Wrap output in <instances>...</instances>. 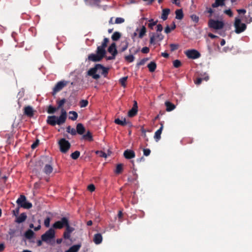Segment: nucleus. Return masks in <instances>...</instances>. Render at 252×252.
I'll use <instances>...</instances> for the list:
<instances>
[{
  "mask_svg": "<svg viewBox=\"0 0 252 252\" xmlns=\"http://www.w3.org/2000/svg\"><path fill=\"white\" fill-rule=\"evenodd\" d=\"M80 154V153L79 151H76L72 153L71 154L70 156L72 159H76L79 158Z\"/></svg>",
  "mask_w": 252,
  "mask_h": 252,
  "instance_id": "nucleus-43",
  "label": "nucleus"
},
{
  "mask_svg": "<svg viewBox=\"0 0 252 252\" xmlns=\"http://www.w3.org/2000/svg\"><path fill=\"white\" fill-rule=\"evenodd\" d=\"M76 133H77L80 135L83 134L85 131V128L83 124L81 123L78 124L76 126Z\"/></svg>",
  "mask_w": 252,
  "mask_h": 252,
  "instance_id": "nucleus-20",
  "label": "nucleus"
},
{
  "mask_svg": "<svg viewBox=\"0 0 252 252\" xmlns=\"http://www.w3.org/2000/svg\"><path fill=\"white\" fill-rule=\"evenodd\" d=\"M224 13L228 15L229 17H232L233 16V12L230 9H226L224 11Z\"/></svg>",
  "mask_w": 252,
  "mask_h": 252,
  "instance_id": "nucleus-58",
  "label": "nucleus"
},
{
  "mask_svg": "<svg viewBox=\"0 0 252 252\" xmlns=\"http://www.w3.org/2000/svg\"><path fill=\"white\" fill-rule=\"evenodd\" d=\"M93 241L94 243L96 245L100 244L102 241V236L101 234L100 233L95 234L94 235Z\"/></svg>",
  "mask_w": 252,
  "mask_h": 252,
  "instance_id": "nucleus-19",
  "label": "nucleus"
},
{
  "mask_svg": "<svg viewBox=\"0 0 252 252\" xmlns=\"http://www.w3.org/2000/svg\"><path fill=\"white\" fill-rule=\"evenodd\" d=\"M88 189L89 190L92 192L95 190V187L93 184H91L88 186Z\"/></svg>",
  "mask_w": 252,
  "mask_h": 252,
  "instance_id": "nucleus-63",
  "label": "nucleus"
},
{
  "mask_svg": "<svg viewBox=\"0 0 252 252\" xmlns=\"http://www.w3.org/2000/svg\"><path fill=\"white\" fill-rule=\"evenodd\" d=\"M224 26V23L221 21L210 19L208 22V26L215 30L222 29Z\"/></svg>",
  "mask_w": 252,
  "mask_h": 252,
  "instance_id": "nucleus-5",
  "label": "nucleus"
},
{
  "mask_svg": "<svg viewBox=\"0 0 252 252\" xmlns=\"http://www.w3.org/2000/svg\"><path fill=\"white\" fill-rule=\"evenodd\" d=\"M186 55L189 59H196L199 58L201 55L200 53L196 50H188L185 52Z\"/></svg>",
  "mask_w": 252,
  "mask_h": 252,
  "instance_id": "nucleus-11",
  "label": "nucleus"
},
{
  "mask_svg": "<svg viewBox=\"0 0 252 252\" xmlns=\"http://www.w3.org/2000/svg\"><path fill=\"white\" fill-rule=\"evenodd\" d=\"M58 109H59L58 108H56L50 105L48 106L47 112L48 114H54Z\"/></svg>",
  "mask_w": 252,
  "mask_h": 252,
  "instance_id": "nucleus-39",
  "label": "nucleus"
},
{
  "mask_svg": "<svg viewBox=\"0 0 252 252\" xmlns=\"http://www.w3.org/2000/svg\"><path fill=\"white\" fill-rule=\"evenodd\" d=\"M144 155L145 156H148L151 153V150L149 149H144Z\"/></svg>",
  "mask_w": 252,
  "mask_h": 252,
  "instance_id": "nucleus-61",
  "label": "nucleus"
},
{
  "mask_svg": "<svg viewBox=\"0 0 252 252\" xmlns=\"http://www.w3.org/2000/svg\"><path fill=\"white\" fill-rule=\"evenodd\" d=\"M39 140L38 139H36V141L32 145L31 148L32 149L36 148L37 146L39 145Z\"/></svg>",
  "mask_w": 252,
  "mask_h": 252,
  "instance_id": "nucleus-59",
  "label": "nucleus"
},
{
  "mask_svg": "<svg viewBox=\"0 0 252 252\" xmlns=\"http://www.w3.org/2000/svg\"><path fill=\"white\" fill-rule=\"evenodd\" d=\"M173 66L175 68H178V67H180L182 65V63H181V61H179V60H176L174 61L173 62Z\"/></svg>",
  "mask_w": 252,
  "mask_h": 252,
  "instance_id": "nucleus-48",
  "label": "nucleus"
},
{
  "mask_svg": "<svg viewBox=\"0 0 252 252\" xmlns=\"http://www.w3.org/2000/svg\"><path fill=\"white\" fill-rule=\"evenodd\" d=\"M69 222V220L66 217H63L61 220L56 221L52 225L54 229H61L65 227Z\"/></svg>",
  "mask_w": 252,
  "mask_h": 252,
  "instance_id": "nucleus-7",
  "label": "nucleus"
},
{
  "mask_svg": "<svg viewBox=\"0 0 252 252\" xmlns=\"http://www.w3.org/2000/svg\"><path fill=\"white\" fill-rule=\"evenodd\" d=\"M109 42V39L108 38H104L103 39V41L101 44V45L100 46V47H102V48H104L105 49L106 47L107 46V44Z\"/></svg>",
  "mask_w": 252,
  "mask_h": 252,
  "instance_id": "nucleus-50",
  "label": "nucleus"
},
{
  "mask_svg": "<svg viewBox=\"0 0 252 252\" xmlns=\"http://www.w3.org/2000/svg\"><path fill=\"white\" fill-rule=\"evenodd\" d=\"M124 156L126 159H131L135 157V153L130 150H126L124 153Z\"/></svg>",
  "mask_w": 252,
  "mask_h": 252,
  "instance_id": "nucleus-16",
  "label": "nucleus"
},
{
  "mask_svg": "<svg viewBox=\"0 0 252 252\" xmlns=\"http://www.w3.org/2000/svg\"><path fill=\"white\" fill-rule=\"evenodd\" d=\"M121 36V34L119 32H115L112 34L111 38L113 41H117L118 40Z\"/></svg>",
  "mask_w": 252,
  "mask_h": 252,
  "instance_id": "nucleus-36",
  "label": "nucleus"
},
{
  "mask_svg": "<svg viewBox=\"0 0 252 252\" xmlns=\"http://www.w3.org/2000/svg\"><path fill=\"white\" fill-rule=\"evenodd\" d=\"M55 237V232L53 228H50L46 232L41 235L42 241L47 242Z\"/></svg>",
  "mask_w": 252,
  "mask_h": 252,
  "instance_id": "nucleus-8",
  "label": "nucleus"
},
{
  "mask_svg": "<svg viewBox=\"0 0 252 252\" xmlns=\"http://www.w3.org/2000/svg\"><path fill=\"white\" fill-rule=\"evenodd\" d=\"M27 218V215L25 213H23L20 214V215L16 218L15 221L18 223H20L23 222L25 221Z\"/></svg>",
  "mask_w": 252,
  "mask_h": 252,
  "instance_id": "nucleus-21",
  "label": "nucleus"
},
{
  "mask_svg": "<svg viewBox=\"0 0 252 252\" xmlns=\"http://www.w3.org/2000/svg\"><path fill=\"white\" fill-rule=\"evenodd\" d=\"M114 122L115 124L122 126L128 125L129 127L132 126L131 123L129 121H126V118H124L123 120H121L119 118L116 119Z\"/></svg>",
  "mask_w": 252,
  "mask_h": 252,
  "instance_id": "nucleus-15",
  "label": "nucleus"
},
{
  "mask_svg": "<svg viewBox=\"0 0 252 252\" xmlns=\"http://www.w3.org/2000/svg\"><path fill=\"white\" fill-rule=\"evenodd\" d=\"M34 232L31 229H29L25 233V236L28 239H32L34 236Z\"/></svg>",
  "mask_w": 252,
  "mask_h": 252,
  "instance_id": "nucleus-29",
  "label": "nucleus"
},
{
  "mask_svg": "<svg viewBox=\"0 0 252 252\" xmlns=\"http://www.w3.org/2000/svg\"><path fill=\"white\" fill-rule=\"evenodd\" d=\"M138 109L135 108H132L128 112V116L129 117L135 116L137 113Z\"/></svg>",
  "mask_w": 252,
  "mask_h": 252,
  "instance_id": "nucleus-34",
  "label": "nucleus"
},
{
  "mask_svg": "<svg viewBox=\"0 0 252 252\" xmlns=\"http://www.w3.org/2000/svg\"><path fill=\"white\" fill-rule=\"evenodd\" d=\"M149 60V58H146L142 59L139 62L137 63V66H139L140 65H144L145 63Z\"/></svg>",
  "mask_w": 252,
  "mask_h": 252,
  "instance_id": "nucleus-51",
  "label": "nucleus"
},
{
  "mask_svg": "<svg viewBox=\"0 0 252 252\" xmlns=\"http://www.w3.org/2000/svg\"><path fill=\"white\" fill-rule=\"evenodd\" d=\"M46 159L48 162L45 165L43 171L45 173H51L53 170L52 158L49 157H47Z\"/></svg>",
  "mask_w": 252,
  "mask_h": 252,
  "instance_id": "nucleus-12",
  "label": "nucleus"
},
{
  "mask_svg": "<svg viewBox=\"0 0 252 252\" xmlns=\"http://www.w3.org/2000/svg\"><path fill=\"white\" fill-rule=\"evenodd\" d=\"M63 236V238L65 239H69L70 238V233L67 232L66 231H64Z\"/></svg>",
  "mask_w": 252,
  "mask_h": 252,
  "instance_id": "nucleus-60",
  "label": "nucleus"
},
{
  "mask_svg": "<svg viewBox=\"0 0 252 252\" xmlns=\"http://www.w3.org/2000/svg\"><path fill=\"white\" fill-rule=\"evenodd\" d=\"M205 80L208 81L209 80V76H205L204 77H198L196 80L194 81L195 84L198 85H200L201 83V82L202 80Z\"/></svg>",
  "mask_w": 252,
  "mask_h": 252,
  "instance_id": "nucleus-33",
  "label": "nucleus"
},
{
  "mask_svg": "<svg viewBox=\"0 0 252 252\" xmlns=\"http://www.w3.org/2000/svg\"><path fill=\"white\" fill-rule=\"evenodd\" d=\"M65 102H66V100L65 98H63V99H61V100L58 101V102H57L58 107L57 108L58 109L61 108L63 105V104L65 103Z\"/></svg>",
  "mask_w": 252,
  "mask_h": 252,
  "instance_id": "nucleus-52",
  "label": "nucleus"
},
{
  "mask_svg": "<svg viewBox=\"0 0 252 252\" xmlns=\"http://www.w3.org/2000/svg\"><path fill=\"white\" fill-rule=\"evenodd\" d=\"M69 119L75 121L78 118V114L76 112L71 111L69 112Z\"/></svg>",
  "mask_w": 252,
  "mask_h": 252,
  "instance_id": "nucleus-31",
  "label": "nucleus"
},
{
  "mask_svg": "<svg viewBox=\"0 0 252 252\" xmlns=\"http://www.w3.org/2000/svg\"><path fill=\"white\" fill-rule=\"evenodd\" d=\"M81 247V244L74 245L71 246L65 252H78Z\"/></svg>",
  "mask_w": 252,
  "mask_h": 252,
  "instance_id": "nucleus-22",
  "label": "nucleus"
},
{
  "mask_svg": "<svg viewBox=\"0 0 252 252\" xmlns=\"http://www.w3.org/2000/svg\"><path fill=\"white\" fill-rule=\"evenodd\" d=\"M66 132L70 133L72 135H75L76 134V130L73 128H71V127L70 126H67Z\"/></svg>",
  "mask_w": 252,
  "mask_h": 252,
  "instance_id": "nucleus-41",
  "label": "nucleus"
},
{
  "mask_svg": "<svg viewBox=\"0 0 252 252\" xmlns=\"http://www.w3.org/2000/svg\"><path fill=\"white\" fill-rule=\"evenodd\" d=\"M26 201V197L24 195L21 194L16 201V203L19 207H21V205L23 204Z\"/></svg>",
  "mask_w": 252,
  "mask_h": 252,
  "instance_id": "nucleus-23",
  "label": "nucleus"
},
{
  "mask_svg": "<svg viewBox=\"0 0 252 252\" xmlns=\"http://www.w3.org/2000/svg\"><path fill=\"white\" fill-rule=\"evenodd\" d=\"M127 79V77H124L120 79V83H121V85L124 87H126V81Z\"/></svg>",
  "mask_w": 252,
  "mask_h": 252,
  "instance_id": "nucleus-49",
  "label": "nucleus"
},
{
  "mask_svg": "<svg viewBox=\"0 0 252 252\" xmlns=\"http://www.w3.org/2000/svg\"><path fill=\"white\" fill-rule=\"evenodd\" d=\"M176 18L182 20L183 18L184 14L182 9H177L175 11Z\"/></svg>",
  "mask_w": 252,
  "mask_h": 252,
  "instance_id": "nucleus-30",
  "label": "nucleus"
},
{
  "mask_svg": "<svg viewBox=\"0 0 252 252\" xmlns=\"http://www.w3.org/2000/svg\"><path fill=\"white\" fill-rule=\"evenodd\" d=\"M108 51L109 53L111 54V55H117L118 51L116 49V45L115 43H113L111 44V45L108 47Z\"/></svg>",
  "mask_w": 252,
  "mask_h": 252,
  "instance_id": "nucleus-18",
  "label": "nucleus"
},
{
  "mask_svg": "<svg viewBox=\"0 0 252 252\" xmlns=\"http://www.w3.org/2000/svg\"><path fill=\"white\" fill-rule=\"evenodd\" d=\"M124 22H125V19L124 18H121V17H117V18H116V19L115 20V23L119 24H122V23H124Z\"/></svg>",
  "mask_w": 252,
  "mask_h": 252,
  "instance_id": "nucleus-53",
  "label": "nucleus"
},
{
  "mask_svg": "<svg viewBox=\"0 0 252 252\" xmlns=\"http://www.w3.org/2000/svg\"><path fill=\"white\" fill-rule=\"evenodd\" d=\"M75 230L74 228L73 227H71L69 225V222L67 223V225L65 226V230L67 232L70 233V234L74 231Z\"/></svg>",
  "mask_w": 252,
  "mask_h": 252,
  "instance_id": "nucleus-44",
  "label": "nucleus"
},
{
  "mask_svg": "<svg viewBox=\"0 0 252 252\" xmlns=\"http://www.w3.org/2000/svg\"><path fill=\"white\" fill-rule=\"evenodd\" d=\"M147 67L150 72H153L157 68V64L155 62H151L148 64Z\"/></svg>",
  "mask_w": 252,
  "mask_h": 252,
  "instance_id": "nucleus-25",
  "label": "nucleus"
},
{
  "mask_svg": "<svg viewBox=\"0 0 252 252\" xmlns=\"http://www.w3.org/2000/svg\"><path fill=\"white\" fill-rule=\"evenodd\" d=\"M160 128L157 130L154 135V138L155 139L157 142L161 138V134L162 133V131L163 128V122H161L160 123Z\"/></svg>",
  "mask_w": 252,
  "mask_h": 252,
  "instance_id": "nucleus-14",
  "label": "nucleus"
},
{
  "mask_svg": "<svg viewBox=\"0 0 252 252\" xmlns=\"http://www.w3.org/2000/svg\"><path fill=\"white\" fill-rule=\"evenodd\" d=\"M170 12V9L168 8H165L163 9L162 13L161 14V19H162L163 20L165 21L167 19L168 15L169 14Z\"/></svg>",
  "mask_w": 252,
  "mask_h": 252,
  "instance_id": "nucleus-27",
  "label": "nucleus"
},
{
  "mask_svg": "<svg viewBox=\"0 0 252 252\" xmlns=\"http://www.w3.org/2000/svg\"><path fill=\"white\" fill-rule=\"evenodd\" d=\"M96 154L98 155L100 157L106 158L107 157V154L102 151H96L95 152Z\"/></svg>",
  "mask_w": 252,
  "mask_h": 252,
  "instance_id": "nucleus-47",
  "label": "nucleus"
},
{
  "mask_svg": "<svg viewBox=\"0 0 252 252\" xmlns=\"http://www.w3.org/2000/svg\"><path fill=\"white\" fill-rule=\"evenodd\" d=\"M86 2H88L91 5L99 6L101 0H85Z\"/></svg>",
  "mask_w": 252,
  "mask_h": 252,
  "instance_id": "nucleus-32",
  "label": "nucleus"
},
{
  "mask_svg": "<svg viewBox=\"0 0 252 252\" xmlns=\"http://www.w3.org/2000/svg\"><path fill=\"white\" fill-rule=\"evenodd\" d=\"M170 47L171 51H174L178 48L179 46L178 44H171Z\"/></svg>",
  "mask_w": 252,
  "mask_h": 252,
  "instance_id": "nucleus-55",
  "label": "nucleus"
},
{
  "mask_svg": "<svg viewBox=\"0 0 252 252\" xmlns=\"http://www.w3.org/2000/svg\"><path fill=\"white\" fill-rule=\"evenodd\" d=\"M121 45L122 47L121 51L123 52L127 49L128 46V42L127 40H125L122 42Z\"/></svg>",
  "mask_w": 252,
  "mask_h": 252,
  "instance_id": "nucleus-37",
  "label": "nucleus"
},
{
  "mask_svg": "<svg viewBox=\"0 0 252 252\" xmlns=\"http://www.w3.org/2000/svg\"><path fill=\"white\" fill-rule=\"evenodd\" d=\"M163 30L162 26L161 24H158L157 26V32H160Z\"/></svg>",
  "mask_w": 252,
  "mask_h": 252,
  "instance_id": "nucleus-64",
  "label": "nucleus"
},
{
  "mask_svg": "<svg viewBox=\"0 0 252 252\" xmlns=\"http://www.w3.org/2000/svg\"><path fill=\"white\" fill-rule=\"evenodd\" d=\"M18 233L19 230L18 229L10 228L8 232V235L10 236V239L11 240L15 237L19 236Z\"/></svg>",
  "mask_w": 252,
  "mask_h": 252,
  "instance_id": "nucleus-17",
  "label": "nucleus"
},
{
  "mask_svg": "<svg viewBox=\"0 0 252 252\" xmlns=\"http://www.w3.org/2000/svg\"><path fill=\"white\" fill-rule=\"evenodd\" d=\"M44 225L46 227H48L50 226V218L49 217H47L44 220Z\"/></svg>",
  "mask_w": 252,
  "mask_h": 252,
  "instance_id": "nucleus-56",
  "label": "nucleus"
},
{
  "mask_svg": "<svg viewBox=\"0 0 252 252\" xmlns=\"http://www.w3.org/2000/svg\"><path fill=\"white\" fill-rule=\"evenodd\" d=\"M150 43L153 45L156 44V40L160 41L164 38V36L160 32H158L157 33L151 32L150 33Z\"/></svg>",
  "mask_w": 252,
  "mask_h": 252,
  "instance_id": "nucleus-9",
  "label": "nucleus"
},
{
  "mask_svg": "<svg viewBox=\"0 0 252 252\" xmlns=\"http://www.w3.org/2000/svg\"><path fill=\"white\" fill-rule=\"evenodd\" d=\"M225 0H216L215 2L212 4V6L214 8L217 7L219 6L224 5Z\"/></svg>",
  "mask_w": 252,
  "mask_h": 252,
  "instance_id": "nucleus-28",
  "label": "nucleus"
},
{
  "mask_svg": "<svg viewBox=\"0 0 252 252\" xmlns=\"http://www.w3.org/2000/svg\"><path fill=\"white\" fill-rule=\"evenodd\" d=\"M88 101L87 100L82 99L79 102L80 107H85L88 105Z\"/></svg>",
  "mask_w": 252,
  "mask_h": 252,
  "instance_id": "nucleus-45",
  "label": "nucleus"
},
{
  "mask_svg": "<svg viewBox=\"0 0 252 252\" xmlns=\"http://www.w3.org/2000/svg\"><path fill=\"white\" fill-rule=\"evenodd\" d=\"M32 203H31L30 202H28V201H27V200L23 204L21 205V208H23L24 209H27L31 208L32 207Z\"/></svg>",
  "mask_w": 252,
  "mask_h": 252,
  "instance_id": "nucleus-40",
  "label": "nucleus"
},
{
  "mask_svg": "<svg viewBox=\"0 0 252 252\" xmlns=\"http://www.w3.org/2000/svg\"><path fill=\"white\" fill-rule=\"evenodd\" d=\"M190 18L191 20L194 22L195 23H197L199 21V17L198 16H196V15L193 14L191 15Z\"/></svg>",
  "mask_w": 252,
  "mask_h": 252,
  "instance_id": "nucleus-54",
  "label": "nucleus"
},
{
  "mask_svg": "<svg viewBox=\"0 0 252 252\" xmlns=\"http://www.w3.org/2000/svg\"><path fill=\"white\" fill-rule=\"evenodd\" d=\"M234 26L235 28V32L238 34L244 32L247 28L246 25L244 23H242L241 20L237 17L235 19Z\"/></svg>",
  "mask_w": 252,
  "mask_h": 252,
  "instance_id": "nucleus-4",
  "label": "nucleus"
},
{
  "mask_svg": "<svg viewBox=\"0 0 252 252\" xmlns=\"http://www.w3.org/2000/svg\"><path fill=\"white\" fill-rule=\"evenodd\" d=\"M68 83V81L65 80L58 82L53 88V94L54 95L57 93L61 91L64 87L67 85Z\"/></svg>",
  "mask_w": 252,
  "mask_h": 252,
  "instance_id": "nucleus-10",
  "label": "nucleus"
},
{
  "mask_svg": "<svg viewBox=\"0 0 252 252\" xmlns=\"http://www.w3.org/2000/svg\"><path fill=\"white\" fill-rule=\"evenodd\" d=\"M245 22L247 23H250L252 22V17L250 15H249L248 16H245Z\"/></svg>",
  "mask_w": 252,
  "mask_h": 252,
  "instance_id": "nucleus-57",
  "label": "nucleus"
},
{
  "mask_svg": "<svg viewBox=\"0 0 252 252\" xmlns=\"http://www.w3.org/2000/svg\"><path fill=\"white\" fill-rule=\"evenodd\" d=\"M148 21L149 22V23L148 24V26L151 30H153L154 27L157 24L158 22V20L154 21L153 19L149 20Z\"/></svg>",
  "mask_w": 252,
  "mask_h": 252,
  "instance_id": "nucleus-38",
  "label": "nucleus"
},
{
  "mask_svg": "<svg viewBox=\"0 0 252 252\" xmlns=\"http://www.w3.org/2000/svg\"><path fill=\"white\" fill-rule=\"evenodd\" d=\"M149 51H150V49L147 47H144L142 48V49L141 50V52L144 54H147L149 52Z\"/></svg>",
  "mask_w": 252,
  "mask_h": 252,
  "instance_id": "nucleus-62",
  "label": "nucleus"
},
{
  "mask_svg": "<svg viewBox=\"0 0 252 252\" xmlns=\"http://www.w3.org/2000/svg\"><path fill=\"white\" fill-rule=\"evenodd\" d=\"M60 149L62 153H66L70 149L71 145L68 141L64 138H62L59 141Z\"/></svg>",
  "mask_w": 252,
  "mask_h": 252,
  "instance_id": "nucleus-6",
  "label": "nucleus"
},
{
  "mask_svg": "<svg viewBox=\"0 0 252 252\" xmlns=\"http://www.w3.org/2000/svg\"><path fill=\"white\" fill-rule=\"evenodd\" d=\"M146 32V28L145 26H143L141 29L140 30L138 37L140 38H142L143 36L145 35Z\"/></svg>",
  "mask_w": 252,
  "mask_h": 252,
  "instance_id": "nucleus-35",
  "label": "nucleus"
},
{
  "mask_svg": "<svg viewBox=\"0 0 252 252\" xmlns=\"http://www.w3.org/2000/svg\"><path fill=\"white\" fill-rule=\"evenodd\" d=\"M24 114L28 117L32 118L34 115V111L31 106H25L24 108Z\"/></svg>",
  "mask_w": 252,
  "mask_h": 252,
  "instance_id": "nucleus-13",
  "label": "nucleus"
},
{
  "mask_svg": "<svg viewBox=\"0 0 252 252\" xmlns=\"http://www.w3.org/2000/svg\"><path fill=\"white\" fill-rule=\"evenodd\" d=\"M165 105L166 107L167 111H171L175 108V105L169 101H166L165 102Z\"/></svg>",
  "mask_w": 252,
  "mask_h": 252,
  "instance_id": "nucleus-24",
  "label": "nucleus"
},
{
  "mask_svg": "<svg viewBox=\"0 0 252 252\" xmlns=\"http://www.w3.org/2000/svg\"><path fill=\"white\" fill-rule=\"evenodd\" d=\"M123 164H118L116 168L115 172L116 173H119L123 171Z\"/></svg>",
  "mask_w": 252,
  "mask_h": 252,
  "instance_id": "nucleus-46",
  "label": "nucleus"
},
{
  "mask_svg": "<svg viewBox=\"0 0 252 252\" xmlns=\"http://www.w3.org/2000/svg\"><path fill=\"white\" fill-rule=\"evenodd\" d=\"M66 117V111L63 109H62L61 114L59 118L55 115L49 116L47 117L46 122L48 124L52 126H55L56 124L61 125L65 123Z\"/></svg>",
  "mask_w": 252,
  "mask_h": 252,
  "instance_id": "nucleus-1",
  "label": "nucleus"
},
{
  "mask_svg": "<svg viewBox=\"0 0 252 252\" xmlns=\"http://www.w3.org/2000/svg\"><path fill=\"white\" fill-rule=\"evenodd\" d=\"M134 59H135V57H134V56L133 55H129L128 56H126L125 57V60L129 63H131V62H133L134 60Z\"/></svg>",
  "mask_w": 252,
  "mask_h": 252,
  "instance_id": "nucleus-42",
  "label": "nucleus"
},
{
  "mask_svg": "<svg viewBox=\"0 0 252 252\" xmlns=\"http://www.w3.org/2000/svg\"><path fill=\"white\" fill-rule=\"evenodd\" d=\"M96 53V54H90L88 56V60L94 62H99L105 57L106 52L104 48L99 46L97 48Z\"/></svg>",
  "mask_w": 252,
  "mask_h": 252,
  "instance_id": "nucleus-3",
  "label": "nucleus"
},
{
  "mask_svg": "<svg viewBox=\"0 0 252 252\" xmlns=\"http://www.w3.org/2000/svg\"><path fill=\"white\" fill-rule=\"evenodd\" d=\"M98 71L101 74L106 76L108 72V69L105 67L101 64H96L94 67L90 68L88 71V75L92 76L94 79H98L100 78V75L96 73Z\"/></svg>",
  "mask_w": 252,
  "mask_h": 252,
  "instance_id": "nucleus-2",
  "label": "nucleus"
},
{
  "mask_svg": "<svg viewBox=\"0 0 252 252\" xmlns=\"http://www.w3.org/2000/svg\"><path fill=\"white\" fill-rule=\"evenodd\" d=\"M82 138L89 141H93L92 134L90 131H88L86 134H84L82 136Z\"/></svg>",
  "mask_w": 252,
  "mask_h": 252,
  "instance_id": "nucleus-26",
  "label": "nucleus"
}]
</instances>
